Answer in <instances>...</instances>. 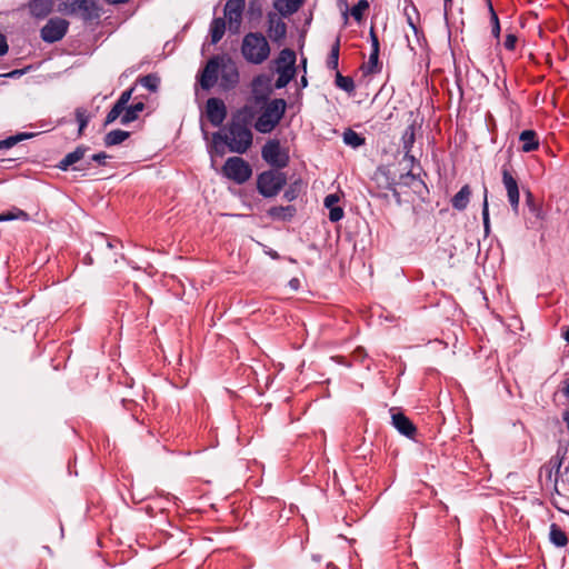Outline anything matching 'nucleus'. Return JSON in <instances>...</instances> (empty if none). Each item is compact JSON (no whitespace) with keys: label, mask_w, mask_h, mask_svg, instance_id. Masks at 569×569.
Returning a JSON list of instances; mask_svg holds the SVG:
<instances>
[{"label":"nucleus","mask_w":569,"mask_h":569,"mask_svg":"<svg viewBox=\"0 0 569 569\" xmlns=\"http://www.w3.org/2000/svg\"><path fill=\"white\" fill-rule=\"evenodd\" d=\"M377 188L379 189V197L388 198L389 193L392 194L398 204L402 203L401 191L398 189V179L389 168L380 167L373 176Z\"/></svg>","instance_id":"obj_6"},{"label":"nucleus","mask_w":569,"mask_h":569,"mask_svg":"<svg viewBox=\"0 0 569 569\" xmlns=\"http://www.w3.org/2000/svg\"><path fill=\"white\" fill-rule=\"evenodd\" d=\"M223 176L237 184L247 182L252 176V168L248 161L241 157H230L222 167Z\"/></svg>","instance_id":"obj_8"},{"label":"nucleus","mask_w":569,"mask_h":569,"mask_svg":"<svg viewBox=\"0 0 569 569\" xmlns=\"http://www.w3.org/2000/svg\"><path fill=\"white\" fill-rule=\"evenodd\" d=\"M335 83L339 89L346 91L349 94L355 92L356 86L353 79L349 76H342L339 71L336 72Z\"/></svg>","instance_id":"obj_39"},{"label":"nucleus","mask_w":569,"mask_h":569,"mask_svg":"<svg viewBox=\"0 0 569 569\" xmlns=\"http://www.w3.org/2000/svg\"><path fill=\"white\" fill-rule=\"evenodd\" d=\"M519 140L522 142L521 150L523 152H531L539 148V139L535 130H523L519 136Z\"/></svg>","instance_id":"obj_22"},{"label":"nucleus","mask_w":569,"mask_h":569,"mask_svg":"<svg viewBox=\"0 0 569 569\" xmlns=\"http://www.w3.org/2000/svg\"><path fill=\"white\" fill-rule=\"evenodd\" d=\"M339 197L336 193H330L325 198V207L327 209H330L332 207H337V203L339 202Z\"/></svg>","instance_id":"obj_51"},{"label":"nucleus","mask_w":569,"mask_h":569,"mask_svg":"<svg viewBox=\"0 0 569 569\" xmlns=\"http://www.w3.org/2000/svg\"><path fill=\"white\" fill-rule=\"evenodd\" d=\"M289 287L293 290H298L300 288V280L298 278L290 279Z\"/></svg>","instance_id":"obj_55"},{"label":"nucleus","mask_w":569,"mask_h":569,"mask_svg":"<svg viewBox=\"0 0 569 569\" xmlns=\"http://www.w3.org/2000/svg\"><path fill=\"white\" fill-rule=\"evenodd\" d=\"M339 53H340V37H337L333 44L331 46V50L327 58V68L329 70L338 71L339 66Z\"/></svg>","instance_id":"obj_34"},{"label":"nucleus","mask_w":569,"mask_h":569,"mask_svg":"<svg viewBox=\"0 0 569 569\" xmlns=\"http://www.w3.org/2000/svg\"><path fill=\"white\" fill-rule=\"evenodd\" d=\"M146 108V104L141 101L136 102L130 106H126L123 114L120 118L121 124H129L138 119L139 113L142 112Z\"/></svg>","instance_id":"obj_24"},{"label":"nucleus","mask_w":569,"mask_h":569,"mask_svg":"<svg viewBox=\"0 0 569 569\" xmlns=\"http://www.w3.org/2000/svg\"><path fill=\"white\" fill-rule=\"evenodd\" d=\"M391 420L392 426L398 430L399 433L403 435L405 437L413 439L417 435V427L405 413H392Z\"/></svg>","instance_id":"obj_16"},{"label":"nucleus","mask_w":569,"mask_h":569,"mask_svg":"<svg viewBox=\"0 0 569 569\" xmlns=\"http://www.w3.org/2000/svg\"><path fill=\"white\" fill-rule=\"evenodd\" d=\"M124 108L120 106V103H116L112 106V108L109 110V112L106 116L104 119V126H108L112 122H114L119 117L123 114Z\"/></svg>","instance_id":"obj_44"},{"label":"nucleus","mask_w":569,"mask_h":569,"mask_svg":"<svg viewBox=\"0 0 569 569\" xmlns=\"http://www.w3.org/2000/svg\"><path fill=\"white\" fill-rule=\"evenodd\" d=\"M502 184L507 191L508 202L511 210L518 214L520 207V191L517 178L512 174L511 164L505 163L501 167Z\"/></svg>","instance_id":"obj_10"},{"label":"nucleus","mask_w":569,"mask_h":569,"mask_svg":"<svg viewBox=\"0 0 569 569\" xmlns=\"http://www.w3.org/2000/svg\"><path fill=\"white\" fill-rule=\"evenodd\" d=\"M133 91H134V87H131L127 90H124L120 97L118 98V100L116 101V103H120L121 107H123L126 109V106H128V102L130 101L132 94H133Z\"/></svg>","instance_id":"obj_47"},{"label":"nucleus","mask_w":569,"mask_h":569,"mask_svg":"<svg viewBox=\"0 0 569 569\" xmlns=\"http://www.w3.org/2000/svg\"><path fill=\"white\" fill-rule=\"evenodd\" d=\"M221 86L224 89H232L239 82V72L236 66L229 61L226 63L224 61L221 63Z\"/></svg>","instance_id":"obj_20"},{"label":"nucleus","mask_w":569,"mask_h":569,"mask_svg":"<svg viewBox=\"0 0 569 569\" xmlns=\"http://www.w3.org/2000/svg\"><path fill=\"white\" fill-rule=\"evenodd\" d=\"M110 158V156H108L106 152L101 151V152H98V153H94L90 157V162L91 161H94L97 162L99 166H106V160Z\"/></svg>","instance_id":"obj_50"},{"label":"nucleus","mask_w":569,"mask_h":569,"mask_svg":"<svg viewBox=\"0 0 569 569\" xmlns=\"http://www.w3.org/2000/svg\"><path fill=\"white\" fill-rule=\"evenodd\" d=\"M66 9L72 13H77L84 24L97 27L103 9L99 2H61Z\"/></svg>","instance_id":"obj_9"},{"label":"nucleus","mask_w":569,"mask_h":569,"mask_svg":"<svg viewBox=\"0 0 569 569\" xmlns=\"http://www.w3.org/2000/svg\"><path fill=\"white\" fill-rule=\"evenodd\" d=\"M268 20V36L271 39L272 42L277 43L278 46H281L286 39L287 36V24L282 20V17L277 12H268L267 14Z\"/></svg>","instance_id":"obj_14"},{"label":"nucleus","mask_w":569,"mask_h":569,"mask_svg":"<svg viewBox=\"0 0 569 569\" xmlns=\"http://www.w3.org/2000/svg\"><path fill=\"white\" fill-rule=\"evenodd\" d=\"M277 63L281 67L295 68L296 52L290 48L282 49L277 59Z\"/></svg>","instance_id":"obj_42"},{"label":"nucleus","mask_w":569,"mask_h":569,"mask_svg":"<svg viewBox=\"0 0 569 569\" xmlns=\"http://www.w3.org/2000/svg\"><path fill=\"white\" fill-rule=\"evenodd\" d=\"M342 140L347 146L353 149H357L366 143V138L350 128H347L343 131Z\"/></svg>","instance_id":"obj_30"},{"label":"nucleus","mask_w":569,"mask_h":569,"mask_svg":"<svg viewBox=\"0 0 569 569\" xmlns=\"http://www.w3.org/2000/svg\"><path fill=\"white\" fill-rule=\"evenodd\" d=\"M381 69L382 64L379 61L378 52H370L368 61L360 67L363 76L377 74L381 72Z\"/></svg>","instance_id":"obj_26"},{"label":"nucleus","mask_w":569,"mask_h":569,"mask_svg":"<svg viewBox=\"0 0 569 569\" xmlns=\"http://www.w3.org/2000/svg\"><path fill=\"white\" fill-rule=\"evenodd\" d=\"M207 118L214 127L222 124L227 117V108L224 102L219 98H209L206 103Z\"/></svg>","instance_id":"obj_15"},{"label":"nucleus","mask_w":569,"mask_h":569,"mask_svg":"<svg viewBox=\"0 0 569 569\" xmlns=\"http://www.w3.org/2000/svg\"><path fill=\"white\" fill-rule=\"evenodd\" d=\"M305 2H273L274 9L281 17H287L297 12Z\"/></svg>","instance_id":"obj_36"},{"label":"nucleus","mask_w":569,"mask_h":569,"mask_svg":"<svg viewBox=\"0 0 569 569\" xmlns=\"http://www.w3.org/2000/svg\"><path fill=\"white\" fill-rule=\"evenodd\" d=\"M370 2H357L351 9L350 13L357 22L362 20L365 11L369 8Z\"/></svg>","instance_id":"obj_45"},{"label":"nucleus","mask_w":569,"mask_h":569,"mask_svg":"<svg viewBox=\"0 0 569 569\" xmlns=\"http://www.w3.org/2000/svg\"><path fill=\"white\" fill-rule=\"evenodd\" d=\"M267 253H268V254L270 256V258H271V259H273V260H278V259H280V254H279L277 251L272 250V249H270Z\"/></svg>","instance_id":"obj_58"},{"label":"nucleus","mask_w":569,"mask_h":569,"mask_svg":"<svg viewBox=\"0 0 569 569\" xmlns=\"http://www.w3.org/2000/svg\"><path fill=\"white\" fill-rule=\"evenodd\" d=\"M369 39H370V43H371V52H378L379 53L380 52V44H379V39H378L377 33H376L375 27L370 28Z\"/></svg>","instance_id":"obj_48"},{"label":"nucleus","mask_w":569,"mask_h":569,"mask_svg":"<svg viewBox=\"0 0 569 569\" xmlns=\"http://www.w3.org/2000/svg\"><path fill=\"white\" fill-rule=\"evenodd\" d=\"M302 187L303 183L301 179L292 181L284 190L283 198L289 202L295 201L299 197Z\"/></svg>","instance_id":"obj_41"},{"label":"nucleus","mask_w":569,"mask_h":569,"mask_svg":"<svg viewBox=\"0 0 569 569\" xmlns=\"http://www.w3.org/2000/svg\"><path fill=\"white\" fill-rule=\"evenodd\" d=\"M403 159L409 161L411 163V167L417 161L416 157L411 152H409L408 156L406 153H403Z\"/></svg>","instance_id":"obj_57"},{"label":"nucleus","mask_w":569,"mask_h":569,"mask_svg":"<svg viewBox=\"0 0 569 569\" xmlns=\"http://www.w3.org/2000/svg\"><path fill=\"white\" fill-rule=\"evenodd\" d=\"M212 141L216 150L221 154L224 144L229 151L242 154L252 144V132L243 122L232 120L228 126V133L214 132Z\"/></svg>","instance_id":"obj_1"},{"label":"nucleus","mask_w":569,"mask_h":569,"mask_svg":"<svg viewBox=\"0 0 569 569\" xmlns=\"http://www.w3.org/2000/svg\"><path fill=\"white\" fill-rule=\"evenodd\" d=\"M287 102L282 98H274L266 103L254 123V129L260 133L271 132L284 116Z\"/></svg>","instance_id":"obj_2"},{"label":"nucleus","mask_w":569,"mask_h":569,"mask_svg":"<svg viewBox=\"0 0 569 569\" xmlns=\"http://www.w3.org/2000/svg\"><path fill=\"white\" fill-rule=\"evenodd\" d=\"M277 71H278L279 76L274 82V88L282 89V88L287 87V84L292 80L296 69L291 68V67L278 66Z\"/></svg>","instance_id":"obj_31"},{"label":"nucleus","mask_w":569,"mask_h":569,"mask_svg":"<svg viewBox=\"0 0 569 569\" xmlns=\"http://www.w3.org/2000/svg\"><path fill=\"white\" fill-rule=\"evenodd\" d=\"M398 189L401 194L411 193L420 201H426L429 197V189L420 174L412 172L410 168L407 172L400 173L398 178Z\"/></svg>","instance_id":"obj_5"},{"label":"nucleus","mask_w":569,"mask_h":569,"mask_svg":"<svg viewBox=\"0 0 569 569\" xmlns=\"http://www.w3.org/2000/svg\"><path fill=\"white\" fill-rule=\"evenodd\" d=\"M17 218L16 216H7V214H0V222L1 221H8Z\"/></svg>","instance_id":"obj_60"},{"label":"nucleus","mask_w":569,"mask_h":569,"mask_svg":"<svg viewBox=\"0 0 569 569\" xmlns=\"http://www.w3.org/2000/svg\"><path fill=\"white\" fill-rule=\"evenodd\" d=\"M262 159L273 169L281 170L290 161L288 150L281 147L278 139L268 140L261 149Z\"/></svg>","instance_id":"obj_7"},{"label":"nucleus","mask_w":569,"mask_h":569,"mask_svg":"<svg viewBox=\"0 0 569 569\" xmlns=\"http://www.w3.org/2000/svg\"><path fill=\"white\" fill-rule=\"evenodd\" d=\"M69 29V21L60 18H50L40 30V37L46 43H54L63 39Z\"/></svg>","instance_id":"obj_11"},{"label":"nucleus","mask_w":569,"mask_h":569,"mask_svg":"<svg viewBox=\"0 0 569 569\" xmlns=\"http://www.w3.org/2000/svg\"><path fill=\"white\" fill-rule=\"evenodd\" d=\"M136 83L141 84L151 92H156L160 86V78L157 73H149L147 76L139 77Z\"/></svg>","instance_id":"obj_37"},{"label":"nucleus","mask_w":569,"mask_h":569,"mask_svg":"<svg viewBox=\"0 0 569 569\" xmlns=\"http://www.w3.org/2000/svg\"><path fill=\"white\" fill-rule=\"evenodd\" d=\"M346 6L343 9H341V12H342V17H343V20H345V24L348 23V12H349V7H348V2H343Z\"/></svg>","instance_id":"obj_56"},{"label":"nucleus","mask_w":569,"mask_h":569,"mask_svg":"<svg viewBox=\"0 0 569 569\" xmlns=\"http://www.w3.org/2000/svg\"><path fill=\"white\" fill-rule=\"evenodd\" d=\"M89 147L86 144L78 146L73 151L67 153L57 164L61 171H68L71 166L72 170L86 171L90 168V161H83Z\"/></svg>","instance_id":"obj_12"},{"label":"nucleus","mask_w":569,"mask_h":569,"mask_svg":"<svg viewBox=\"0 0 569 569\" xmlns=\"http://www.w3.org/2000/svg\"><path fill=\"white\" fill-rule=\"evenodd\" d=\"M241 53L248 62L260 64L269 57L270 46L261 32H249L243 37Z\"/></svg>","instance_id":"obj_3"},{"label":"nucleus","mask_w":569,"mask_h":569,"mask_svg":"<svg viewBox=\"0 0 569 569\" xmlns=\"http://www.w3.org/2000/svg\"><path fill=\"white\" fill-rule=\"evenodd\" d=\"M18 74H22V71L21 70H14V71L10 72L8 76L13 77V76H18Z\"/></svg>","instance_id":"obj_64"},{"label":"nucleus","mask_w":569,"mask_h":569,"mask_svg":"<svg viewBox=\"0 0 569 569\" xmlns=\"http://www.w3.org/2000/svg\"><path fill=\"white\" fill-rule=\"evenodd\" d=\"M297 213V209L292 204L273 206L267 210V216L273 221H291Z\"/></svg>","instance_id":"obj_19"},{"label":"nucleus","mask_w":569,"mask_h":569,"mask_svg":"<svg viewBox=\"0 0 569 569\" xmlns=\"http://www.w3.org/2000/svg\"><path fill=\"white\" fill-rule=\"evenodd\" d=\"M33 132H19L14 136H10L3 140H0V149H9L16 146L18 142L30 139L34 137Z\"/></svg>","instance_id":"obj_38"},{"label":"nucleus","mask_w":569,"mask_h":569,"mask_svg":"<svg viewBox=\"0 0 569 569\" xmlns=\"http://www.w3.org/2000/svg\"><path fill=\"white\" fill-rule=\"evenodd\" d=\"M472 191L469 184H465L461 189L451 198L450 202L455 210L463 211L467 209Z\"/></svg>","instance_id":"obj_21"},{"label":"nucleus","mask_w":569,"mask_h":569,"mask_svg":"<svg viewBox=\"0 0 569 569\" xmlns=\"http://www.w3.org/2000/svg\"><path fill=\"white\" fill-rule=\"evenodd\" d=\"M9 51V46L7 42V38L4 34L0 33V57L7 54Z\"/></svg>","instance_id":"obj_52"},{"label":"nucleus","mask_w":569,"mask_h":569,"mask_svg":"<svg viewBox=\"0 0 569 569\" xmlns=\"http://www.w3.org/2000/svg\"><path fill=\"white\" fill-rule=\"evenodd\" d=\"M269 78L264 74L257 76L253 79V90L254 92L259 91V88H264V93L262 96H257L258 101H268V96L271 93V88L269 87Z\"/></svg>","instance_id":"obj_33"},{"label":"nucleus","mask_w":569,"mask_h":569,"mask_svg":"<svg viewBox=\"0 0 569 569\" xmlns=\"http://www.w3.org/2000/svg\"><path fill=\"white\" fill-rule=\"evenodd\" d=\"M226 32L224 18H214L210 23L211 43L217 44Z\"/></svg>","instance_id":"obj_27"},{"label":"nucleus","mask_w":569,"mask_h":569,"mask_svg":"<svg viewBox=\"0 0 569 569\" xmlns=\"http://www.w3.org/2000/svg\"><path fill=\"white\" fill-rule=\"evenodd\" d=\"M84 262H86L87 264H92V263H93V260H92V258H91V256H90V254H87V256L84 257Z\"/></svg>","instance_id":"obj_61"},{"label":"nucleus","mask_w":569,"mask_h":569,"mask_svg":"<svg viewBox=\"0 0 569 569\" xmlns=\"http://www.w3.org/2000/svg\"><path fill=\"white\" fill-rule=\"evenodd\" d=\"M287 184V176L277 169H269L257 176V191L263 198H274Z\"/></svg>","instance_id":"obj_4"},{"label":"nucleus","mask_w":569,"mask_h":569,"mask_svg":"<svg viewBox=\"0 0 569 569\" xmlns=\"http://www.w3.org/2000/svg\"><path fill=\"white\" fill-rule=\"evenodd\" d=\"M415 141H416V121H412V123H410L405 129V131L402 132V136H401V148H402L403 153H406L408 156L409 152L412 151Z\"/></svg>","instance_id":"obj_25"},{"label":"nucleus","mask_w":569,"mask_h":569,"mask_svg":"<svg viewBox=\"0 0 569 569\" xmlns=\"http://www.w3.org/2000/svg\"><path fill=\"white\" fill-rule=\"evenodd\" d=\"M130 137L129 131H124L121 129H114L108 132L104 138L103 142L106 147H112L122 143L124 140H127Z\"/></svg>","instance_id":"obj_28"},{"label":"nucleus","mask_w":569,"mask_h":569,"mask_svg":"<svg viewBox=\"0 0 569 569\" xmlns=\"http://www.w3.org/2000/svg\"><path fill=\"white\" fill-rule=\"evenodd\" d=\"M222 62L223 57L221 56H213L208 60L199 77V83L203 90L208 91L217 83Z\"/></svg>","instance_id":"obj_13"},{"label":"nucleus","mask_w":569,"mask_h":569,"mask_svg":"<svg viewBox=\"0 0 569 569\" xmlns=\"http://www.w3.org/2000/svg\"><path fill=\"white\" fill-rule=\"evenodd\" d=\"M247 2H226L224 16L228 18L230 29H238L241 20L242 12L246 8Z\"/></svg>","instance_id":"obj_18"},{"label":"nucleus","mask_w":569,"mask_h":569,"mask_svg":"<svg viewBox=\"0 0 569 569\" xmlns=\"http://www.w3.org/2000/svg\"><path fill=\"white\" fill-rule=\"evenodd\" d=\"M482 223L485 236H489L490 233V217H489V202H488V188L483 183V201H482Z\"/></svg>","instance_id":"obj_40"},{"label":"nucleus","mask_w":569,"mask_h":569,"mask_svg":"<svg viewBox=\"0 0 569 569\" xmlns=\"http://www.w3.org/2000/svg\"><path fill=\"white\" fill-rule=\"evenodd\" d=\"M562 419L563 421L567 423V428L569 430V411L566 410L563 413H562Z\"/></svg>","instance_id":"obj_59"},{"label":"nucleus","mask_w":569,"mask_h":569,"mask_svg":"<svg viewBox=\"0 0 569 569\" xmlns=\"http://www.w3.org/2000/svg\"><path fill=\"white\" fill-rule=\"evenodd\" d=\"M74 116L78 122L77 138H80L83 134V131L90 121V114L88 113V110L86 108L78 107L74 110Z\"/></svg>","instance_id":"obj_35"},{"label":"nucleus","mask_w":569,"mask_h":569,"mask_svg":"<svg viewBox=\"0 0 569 569\" xmlns=\"http://www.w3.org/2000/svg\"><path fill=\"white\" fill-rule=\"evenodd\" d=\"M525 196L526 207L528 208V211L531 214V217L535 218V221H532L531 219L529 220L531 227L533 228L537 222L541 223L546 219V212L543 210L542 203L536 200L533 193L529 189L525 191Z\"/></svg>","instance_id":"obj_17"},{"label":"nucleus","mask_w":569,"mask_h":569,"mask_svg":"<svg viewBox=\"0 0 569 569\" xmlns=\"http://www.w3.org/2000/svg\"><path fill=\"white\" fill-rule=\"evenodd\" d=\"M563 395L569 398V381L567 382V386L563 388Z\"/></svg>","instance_id":"obj_63"},{"label":"nucleus","mask_w":569,"mask_h":569,"mask_svg":"<svg viewBox=\"0 0 569 569\" xmlns=\"http://www.w3.org/2000/svg\"><path fill=\"white\" fill-rule=\"evenodd\" d=\"M549 540L557 548H562L568 545V537L566 531L555 522H552L549 527Z\"/></svg>","instance_id":"obj_23"},{"label":"nucleus","mask_w":569,"mask_h":569,"mask_svg":"<svg viewBox=\"0 0 569 569\" xmlns=\"http://www.w3.org/2000/svg\"><path fill=\"white\" fill-rule=\"evenodd\" d=\"M563 339L569 343V327L563 332Z\"/></svg>","instance_id":"obj_62"},{"label":"nucleus","mask_w":569,"mask_h":569,"mask_svg":"<svg viewBox=\"0 0 569 569\" xmlns=\"http://www.w3.org/2000/svg\"><path fill=\"white\" fill-rule=\"evenodd\" d=\"M456 3H457V2H448V1H445V2H443V11H445V16H446V17L448 16V13H449L450 11H452V10H453V7H455V4H456Z\"/></svg>","instance_id":"obj_54"},{"label":"nucleus","mask_w":569,"mask_h":569,"mask_svg":"<svg viewBox=\"0 0 569 569\" xmlns=\"http://www.w3.org/2000/svg\"><path fill=\"white\" fill-rule=\"evenodd\" d=\"M405 16L407 17L408 24L413 30V32L418 33V27L420 23V14L415 6V2H408L403 8Z\"/></svg>","instance_id":"obj_29"},{"label":"nucleus","mask_w":569,"mask_h":569,"mask_svg":"<svg viewBox=\"0 0 569 569\" xmlns=\"http://www.w3.org/2000/svg\"><path fill=\"white\" fill-rule=\"evenodd\" d=\"M487 6L490 14L491 34L495 39L499 40L501 29L498 13L493 8V2H487Z\"/></svg>","instance_id":"obj_43"},{"label":"nucleus","mask_w":569,"mask_h":569,"mask_svg":"<svg viewBox=\"0 0 569 569\" xmlns=\"http://www.w3.org/2000/svg\"><path fill=\"white\" fill-rule=\"evenodd\" d=\"M345 216V211L340 206L332 207L329 209V220L331 222L340 221Z\"/></svg>","instance_id":"obj_46"},{"label":"nucleus","mask_w":569,"mask_h":569,"mask_svg":"<svg viewBox=\"0 0 569 569\" xmlns=\"http://www.w3.org/2000/svg\"><path fill=\"white\" fill-rule=\"evenodd\" d=\"M99 239H100V240H102V241H106V246H107V248H109V249H113V248L116 247V244H114L116 242H117V243H120V241H119V240H113V241L109 240V239L106 237V234H99Z\"/></svg>","instance_id":"obj_53"},{"label":"nucleus","mask_w":569,"mask_h":569,"mask_svg":"<svg viewBox=\"0 0 569 569\" xmlns=\"http://www.w3.org/2000/svg\"><path fill=\"white\" fill-rule=\"evenodd\" d=\"M517 40L518 39L513 33H508L503 42L505 48L509 51H513L516 48Z\"/></svg>","instance_id":"obj_49"},{"label":"nucleus","mask_w":569,"mask_h":569,"mask_svg":"<svg viewBox=\"0 0 569 569\" xmlns=\"http://www.w3.org/2000/svg\"><path fill=\"white\" fill-rule=\"evenodd\" d=\"M53 3L54 2H28V7L33 17L41 19L51 12Z\"/></svg>","instance_id":"obj_32"}]
</instances>
